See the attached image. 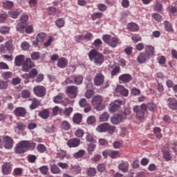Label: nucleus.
Instances as JSON below:
<instances>
[{
	"instance_id": "39448f33",
	"label": "nucleus",
	"mask_w": 177,
	"mask_h": 177,
	"mask_svg": "<svg viewBox=\"0 0 177 177\" xmlns=\"http://www.w3.org/2000/svg\"><path fill=\"white\" fill-rule=\"evenodd\" d=\"M54 103L57 104H62V106H67L69 103L68 98L66 97V95L63 93H59L53 98Z\"/></svg>"
},
{
	"instance_id": "f03ea898",
	"label": "nucleus",
	"mask_w": 177,
	"mask_h": 177,
	"mask_svg": "<svg viewBox=\"0 0 177 177\" xmlns=\"http://www.w3.org/2000/svg\"><path fill=\"white\" fill-rule=\"evenodd\" d=\"M88 57L90 60H93L96 66H102L104 62V55L103 54L98 53L97 50L93 49L88 53Z\"/></svg>"
},
{
	"instance_id": "e433bc0d",
	"label": "nucleus",
	"mask_w": 177,
	"mask_h": 177,
	"mask_svg": "<svg viewBox=\"0 0 177 177\" xmlns=\"http://www.w3.org/2000/svg\"><path fill=\"white\" fill-rule=\"evenodd\" d=\"M74 81L75 85H81L84 81V77L81 75L77 76L74 75Z\"/></svg>"
},
{
	"instance_id": "4d7b16f0",
	"label": "nucleus",
	"mask_w": 177,
	"mask_h": 177,
	"mask_svg": "<svg viewBox=\"0 0 177 177\" xmlns=\"http://www.w3.org/2000/svg\"><path fill=\"white\" fill-rule=\"evenodd\" d=\"M21 95V97H23V99H28V97H30V96H31V93H30V91L28 90H24Z\"/></svg>"
},
{
	"instance_id": "4be33fe9",
	"label": "nucleus",
	"mask_w": 177,
	"mask_h": 177,
	"mask_svg": "<svg viewBox=\"0 0 177 177\" xmlns=\"http://www.w3.org/2000/svg\"><path fill=\"white\" fill-rule=\"evenodd\" d=\"M122 120H124L122 116L120 114H118V115H115L111 118V122H112L113 125H118V124H120V122H121Z\"/></svg>"
},
{
	"instance_id": "f257e3e1",
	"label": "nucleus",
	"mask_w": 177,
	"mask_h": 177,
	"mask_svg": "<svg viewBox=\"0 0 177 177\" xmlns=\"http://www.w3.org/2000/svg\"><path fill=\"white\" fill-rule=\"evenodd\" d=\"M37 146V143L30 140H22L17 144L15 148L16 154H24L28 150H34Z\"/></svg>"
},
{
	"instance_id": "49530a36",
	"label": "nucleus",
	"mask_w": 177,
	"mask_h": 177,
	"mask_svg": "<svg viewBox=\"0 0 177 177\" xmlns=\"http://www.w3.org/2000/svg\"><path fill=\"white\" fill-rule=\"evenodd\" d=\"M103 13L102 12H94L91 15L92 20H97V19H102Z\"/></svg>"
},
{
	"instance_id": "864d4df0",
	"label": "nucleus",
	"mask_w": 177,
	"mask_h": 177,
	"mask_svg": "<svg viewBox=\"0 0 177 177\" xmlns=\"http://www.w3.org/2000/svg\"><path fill=\"white\" fill-rule=\"evenodd\" d=\"M87 175L90 177L95 176V175H96V169L93 167H90L87 170Z\"/></svg>"
},
{
	"instance_id": "a18cd8bd",
	"label": "nucleus",
	"mask_w": 177,
	"mask_h": 177,
	"mask_svg": "<svg viewBox=\"0 0 177 177\" xmlns=\"http://www.w3.org/2000/svg\"><path fill=\"white\" fill-rule=\"evenodd\" d=\"M13 73L10 71L3 72L1 73V77L3 80H9V78H12Z\"/></svg>"
},
{
	"instance_id": "4c0bfd02",
	"label": "nucleus",
	"mask_w": 177,
	"mask_h": 177,
	"mask_svg": "<svg viewBox=\"0 0 177 177\" xmlns=\"http://www.w3.org/2000/svg\"><path fill=\"white\" fill-rule=\"evenodd\" d=\"M50 169L52 174H60V172H62V170H60V169L55 164L51 165Z\"/></svg>"
},
{
	"instance_id": "09e8293b",
	"label": "nucleus",
	"mask_w": 177,
	"mask_h": 177,
	"mask_svg": "<svg viewBox=\"0 0 177 177\" xmlns=\"http://www.w3.org/2000/svg\"><path fill=\"white\" fill-rule=\"evenodd\" d=\"M73 111L74 109H73V107L66 108L64 110V115L66 117H70V115H71V113H73Z\"/></svg>"
},
{
	"instance_id": "f704fd0d",
	"label": "nucleus",
	"mask_w": 177,
	"mask_h": 177,
	"mask_svg": "<svg viewBox=\"0 0 177 177\" xmlns=\"http://www.w3.org/2000/svg\"><path fill=\"white\" fill-rule=\"evenodd\" d=\"M96 129L97 132H107V123H102Z\"/></svg>"
},
{
	"instance_id": "774afa93",
	"label": "nucleus",
	"mask_w": 177,
	"mask_h": 177,
	"mask_svg": "<svg viewBox=\"0 0 177 177\" xmlns=\"http://www.w3.org/2000/svg\"><path fill=\"white\" fill-rule=\"evenodd\" d=\"M65 83H66V84H75L74 75H71V76L67 77V78L65 80Z\"/></svg>"
},
{
	"instance_id": "0eeeda50",
	"label": "nucleus",
	"mask_w": 177,
	"mask_h": 177,
	"mask_svg": "<svg viewBox=\"0 0 177 177\" xmlns=\"http://www.w3.org/2000/svg\"><path fill=\"white\" fill-rule=\"evenodd\" d=\"M66 93L71 99H75L78 95V87L75 86H68L66 87Z\"/></svg>"
},
{
	"instance_id": "20e7f679",
	"label": "nucleus",
	"mask_w": 177,
	"mask_h": 177,
	"mask_svg": "<svg viewBox=\"0 0 177 177\" xmlns=\"http://www.w3.org/2000/svg\"><path fill=\"white\" fill-rule=\"evenodd\" d=\"M102 41L107 45H110L111 48H117L118 44H120V39L115 37H113L110 35H104L102 36Z\"/></svg>"
},
{
	"instance_id": "4468645a",
	"label": "nucleus",
	"mask_w": 177,
	"mask_h": 177,
	"mask_svg": "<svg viewBox=\"0 0 177 177\" xmlns=\"http://www.w3.org/2000/svg\"><path fill=\"white\" fill-rule=\"evenodd\" d=\"M132 81V75L129 73H124L119 76L120 84H128Z\"/></svg>"
},
{
	"instance_id": "de8ad7c7",
	"label": "nucleus",
	"mask_w": 177,
	"mask_h": 177,
	"mask_svg": "<svg viewBox=\"0 0 177 177\" xmlns=\"http://www.w3.org/2000/svg\"><path fill=\"white\" fill-rule=\"evenodd\" d=\"M14 3L12 1H6L3 3V7L8 9H12L13 8Z\"/></svg>"
},
{
	"instance_id": "423d86ee",
	"label": "nucleus",
	"mask_w": 177,
	"mask_h": 177,
	"mask_svg": "<svg viewBox=\"0 0 177 177\" xmlns=\"http://www.w3.org/2000/svg\"><path fill=\"white\" fill-rule=\"evenodd\" d=\"M102 102H103V97L100 95H95L92 98V104L94 105L97 111H100L103 109V104H102Z\"/></svg>"
},
{
	"instance_id": "9d476101",
	"label": "nucleus",
	"mask_w": 177,
	"mask_h": 177,
	"mask_svg": "<svg viewBox=\"0 0 177 177\" xmlns=\"http://www.w3.org/2000/svg\"><path fill=\"white\" fill-rule=\"evenodd\" d=\"M35 95L39 97H44L46 95V88L44 86H37L33 88Z\"/></svg>"
},
{
	"instance_id": "5701e85b",
	"label": "nucleus",
	"mask_w": 177,
	"mask_h": 177,
	"mask_svg": "<svg viewBox=\"0 0 177 177\" xmlns=\"http://www.w3.org/2000/svg\"><path fill=\"white\" fill-rule=\"evenodd\" d=\"M117 93H120L122 96H128V90L126 89L124 86H118L115 88Z\"/></svg>"
},
{
	"instance_id": "c756f323",
	"label": "nucleus",
	"mask_w": 177,
	"mask_h": 177,
	"mask_svg": "<svg viewBox=\"0 0 177 177\" xmlns=\"http://www.w3.org/2000/svg\"><path fill=\"white\" fill-rule=\"evenodd\" d=\"M41 104V102L38 101V99L33 98L32 100V104L30 105V110H35L38 106Z\"/></svg>"
},
{
	"instance_id": "58836bf2",
	"label": "nucleus",
	"mask_w": 177,
	"mask_h": 177,
	"mask_svg": "<svg viewBox=\"0 0 177 177\" xmlns=\"http://www.w3.org/2000/svg\"><path fill=\"white\" fill-rule=\"evenodd\" d=\"M16 127L18 131H24V129L27 128V126L23 122H18L16 124Z\"/></svg>"
},
{
	"instance_id": "6ab92c4d",
	"label": "nucleus",
	"mask_w": 177,
	"mask_h": 177,
	"mask_svg": "<svg viewBox=\"0 0 177 177\" xmlns=\"http://www.w3.org/2000/svg\"><path fill=\"white\" fill-rule=\"evenodd\" d=\"M26 57L24 55H19L15 57V64L17 67H20V66H23L24 63V59Z\"/></svg>"
},
{
	"instance_id": "13d9d810",
	"label": "nucleus",
	"mask_w": 177,
	"mask_h": 177,
	"mask_svg": "<svg viewBox=\"0 0 177 177\" xmlns=\"http://www.w3.org/2000/svg\"><path fill=\"white\" fill-rule=\"evenodd\" d=\"M37 149L39 153H45V151H46V147H45L43 144H39Z\"/></svg>"
},
{
	"instance_id": "412c9836",
	"label": "nucleus",
	"mask_w": 177,
	"mask_h": 177,
	"mask_svg": "<svg viewBox=\"0 0 177 177\" xmlns=\"http://www.w3.org/2000/svg\"><path fill=\"white\" fill-rule=\"evenodd\" d=\"M118 168L119 171H121L122 172H128L129 163L128 162H122L120 164H119Z\"/></svg>"
},
{
	"instance_id": "473e14b6",
	"label": "nucleus",
	"mask_w": 177,
	"mask_h": 177,
	"mask_svg": "<svg viewBox=\"0 0 177 177\" xmlns=\"http://www.w3.org/2000/svg\"><path fill=\"white\" fill-rule=\"evenodd\" d=\"M46 37V34H45V32H39L36 37V41L37 42H44Z\"/></svg>"
},
{
	"instance_id": "e2e57ef3",
	"label": "nucleus",
	"mask_w": 177,
	"mask_h": 177,
	"mask_svg": "<svg viewBox=\"0 0 177 177\" xmlns=\"http://www.w3.org/2000/svg\"><path fill=\"white\" fill-rule=\"evenodd\" d=\"M127 115H131V109L129 108H126L123 113L121 115L123 120H125V118H127Z\"/></svg>"
},
{
	"instance_id": "b1692460",
	"label": "nucleus",
	"mask_w": 177,
	"mask_h": 177,
	"mask_svg": "<svg viewBox=\"0 0 177 177\" xmlns=\"http://www.w3.org/2000/svg\"><path fill=\"white\" fill-rule=\"evenodd\" d=\"M4 46L9 53H13L15 51V47L13 46V42L12 40L7 41Z\"/></svg>"
},
{
	"instance_id": "c85d7f7f",
	"label": "nucleus",
	"mask_w": 177,
	"mask_h": 177,
	"mask_svg": "<svg viewBox=\"0 0 177 177\" xmlns=\"http://www.w3.org/2000/svg\"><path fill=\"white\" fill-rule=\"evenodd\" d=\"M144 53L149 55V57L150 56H154V47L153 46H146L145 52Z\"/></svg>"
},
{
	"instance_id": "cd10ccee",
	"label": "nucleus",
	"mask_w": 177,
	"mask_h": 177,
	"mask_svg": "<svg viewBox=\"0 0 177 177\" xmlns=\"http://www.w3.org/2000/svg\"><path fill=\"white\" fill-rule=\"evenodd\" d=\"M127 28L130 31H132L133 32H135V31H139V26L138 24L131 22L127 24Z\"/></svg>"
},
{
	"instance_id": "a19ab883",
	"label": "nucleus",
	"mask_w": 177,
	"mask_h": 177,
	"mask_svg": "<svg viewBox=\"0 0 177 177\" xmlns=\"http://www.w3.org/2000/svg\"><path fill=\"white\" fill-rule=\"evenodd\" d=\"M149 111H156V109H157V105L153 102H149L147 104V110Z\"/></svg>"
},
{
	"instance_id": "a878e982",
	"label": "nucleus",
	"mask_w": 177,
	"mask_h": 177,
	"mask_svg": "<svg viewBox=\"0 0 177 177\" xmlns=\"http://www.w3.org/2000/svg\"><path fill=\"white\" fill-rule=\"evenodd\" d=\"M73 122L75 124H81L82 122V115L81 113H75L73 117Z\"/></svg>"
},
{
	"instance_id": "3c124183",
	"label": "nucleus",
	"mask_w": 177,
	"mask_h": 177,
	"mask_svg": "<svg viewBox=\"0 0 177 177\" xmlns=\"http://www.w3.org/2000/svg\"><path fill=\"white\" fill-rule=\"evenodd\" d=\"M153 10H156V12H160L162 10V4H161V3L160 2H156L153 5Z\"/></svg>"
},
{
	"instance_id": "37998d69",
	"label": "nucleus",
	"mask_w": 177,
	"mask_h": 177,
	"mask_svg": "<svg viewBox=\"0 0 177 177\" xmlns=\"http://www.w3.org/2000/svg\"><path fill=\"white\" fill-rule=\"evenodd\" d=\"M163 158H165V161H171L172 160V156H171L169 151L167 150L163 151Z\"/></svg>"
},
{
	"instance_id": "aec40b11",
	"label": "nucleus",
	"mask_w": 177,
	"mask_h": 177,
	"mask_svg": "<svg viewBox=\"0 0 177 177\" xmlns=\"http://www.w3.org/2000/svg\"><path fill=\"white\" fill-rule=\"evenodd\" d=\"M67 64H68V61L66 57H61L58 59L57 66L59 68H66V67H67Z\"/></svg>"
},
{
	"instance_id": "dca6fc26",
	"label": "nucleus",
	"mask_w": 177,
	"mask_h": 177,
	"mask_svg": "<svg viewBox=\"0 0 177 177\" xmlns=\"http://www.w3.org/2000/svg\"><path fill=\"white\" fill-rule=\"evenodd\" d=\"M68 147H78L81 145V140L77 138H71L66 143Z\"/></svg>"
},
{
	"instance_id": "8fccbe9b",
	"label": "nucleus",
	"mask_w": 177,
	"mask_h": 177,
	"mask_svg": "<svg viewBox=\"0 0 177 177\" xmlns=\"http://www.w3.org/2000/svg\"><path fill=\"white\" fill-rule=\"evenodd\" d=\"M120 71H121V68H120V66H115L114 68L111 72V74L112 77H114L117 75V74H120Z\"/></svg>"
},
{
	"instance_id": "ea45409f",
	"label": "nucleus",
	"mask_w": 177,
	"mask_h": 177,
	"mask_svg": "<svg viewBox=\"0 0 177 177\" xmlns=\"http://www.w3.org/2000/svg\"><path fill=\"white\" fill-rule=\"evenodd\" d=\"M84 156H85V150L84 149H80L73 154L75 158H81V157H84Z\"/></svg>"
},
{
	"instance_id": "f8f14e48",
	"label": "nucleus",
	"mask_w": 177,
	"mask_h": 177,
	"mask_svg": "<svg viewBox=\"0 0 177 177\" xmlns=\"http://www.w3.org/2000/svg\"><path fill=\"white\" fill-rule=\"evenodd\" d=\"M1 172L3 175H10V174H12V164L10 162H4L1 165Z\"/></svg>"
},
{
	"instance_id": "1a4fd4ad",
	"label": "nucleus",
	"mask_w": 177,
	"mask_h": 177,
	"mask_svg": "<svg viewBox=\"0 0 177 177\" xmlns=\"http://www.w3.org/2000/svg\"><path fill=\"white\" fill-rule=\"evenodd\" d=\"M3 146L5 149H10L13 148V145L15 143V141L13 140V138H12L10 136H6L3 137Z\"/></svg>"
},
{
	"instance_id": "393cba45",
	"label": "nucleus",
	"mask_w": 177,
	"mask_h": 177,
	"mask_svg": "<svg viewBox=\"0 0 177 177\" xmlns=\"http://www.w3.org/2000/svg\"><path fill=\"white\" fill-rule=\"evenodd\" d=\"M39 117L41 118H43V120H48L49 118V110L48 109H44L38 113Z\"/></svg>"
},
{
	"instance_id": "a211bd4d",
	"label": "nucleus",
	"mask_w": 177,
	"mask_h": 177,
	"mask_svg": "<svg viewBox=\"0 0 177 177\" xmlns=\"http://www.w3.org/2000/svg\"><path fill=\"white\" fill-rule=\"evenodd\" d=\"M14 114L16 117H26L27 110L24 107H17L14 111Z\"/></svg>"
},
{
	"instance_id": "6e6552de",
	"label": "nucleus",
	"mask_w": 177,
	"mask_h": 177,
	"mask_svg": "<svg viewBox=\"0 0 177 177\" xmlns=\"http://www.w3.org/2000/svg\"><path fill=\"white\" fill-rule=\"evenodd\" d=\"M32 67H35V64L32 61H31L30 58H26V60L22 64V68L25 73H28Z\"/></svg>"
},
{
	"instance_id": "c03bdc74",
	"label": "nucleus",
	"mask_w": 177,
	"mask_h": 177,
	"mask_svg": "<svg viewBox=\"0 0 177 177\" xmlns=\"http://www.w3.org/2000/svg\"><path fill=\"white\" fill-rule=\"evenodd\" d=\"M93 46L96 49H99V48H101V46L103 45V42L100 39H97L93 42Z\"/></svg>"
},
{
	"instance_id": "ddd939ff",
	"label": "nucleus",
	"mask_w": 177,
	"mask_h": 177,
	"mask_svg": "<svg viewBox=\"0 0 177 177\" xmlns=\"http://www.w3.org/2000/svg\"><path fill=\"white\" fill-rule=\"evenodd\" d=\"M149 59H150V54H146V53L142 52L139 53L137 57V62L140 64H143L146 63V61L149 60Z\"/></svg>"
},
{
	"instance_id": "bf43d9fd",
	"label": "nucleus",
	"mask_w": 177,
	"mask_h": 177,
	"mask_svg": "<svg viewBox=\"0 0 177 177\" xmlns=\"http://www.w3.org/2000/svg\"><path fill=\"white\" fill-rule=\"evenodd\" d=\"M97 169L98 172H104L106 171V165L103 163L98 164V165L97 166Z\"/></svg>"
},
{
	"instance_id": "6e6d98bb",
	"label": "nucleus",
	"mask_w": 177,
	"mask_h": 177,
	"mask_svg": "<svg viewBox=\"0 0 177 177\" xmlns=\"http://www.w3.org/2000/svg\"><path fill=\"white\" fill-rule=\"evenodd\" d=\"M67 156V153L66 151L62 150L57 153V158H59V160H64V157Z\"/></svg>"
},
{
	"instance_id": "72a5a7b5",
	"label": "nucleus",
	"mask_w": 177,
	"mask_h": 177,
	"mask_svg": "<svg viewBox=\"0 0 177 177\" xmlns=\"http://www.w3.org/2000/svg\"><path fill=\"white\" fill-rule=\"evenodd\" d=\"M153 133L156 138H158V139H161V138H162V134L161 133V129L160 127H155L153 129Z\"/></svg>"
},
{
	"instance_id": "680f3d73",
	"label": "nucleus",
	"mask_w": 177,
	"mask_h": 177,
	"mask_svg": "<svg viewBox=\"0 0 177 177\" xmlns=\"http://www.w3.org/2000/svg\"><path fill=\"white\" fill-rule=\"evenodd\" d=\"M86 122L88 125H92L93 124H95V122H96V118L93 115L89 116L87 118Z\"/></svg>"
},
{
	"instance_id": "9b49d317",
	"label": "nucleus",
	"mask_w": 177,
	"mask_h": 177,
	"mask_svg": "<svg viewBox=\"0 0 177 177\" xmlns=\"http://www.w3.org/2000/svg\"><path fill=\"white\" fill-rule=\"evenodd\" d=\"M104 84V75L102 73H97L94 77V84L96 86H101Z\"/></svg>"
},
{
	"instance_id": "bb28decb",
	"label": "nucleus",
	"mask_w": 177,
	"mask_h": 177,
	"mask_svg": "<svg viewBox=\"0 0 177 177\" xmlns=\"http://www.w3.org/2000/svg\"><path fill=\"white\" fill-rule=\"evenodd\" d=\"M60 128L63 129V131H69V129H71V124L66 120H64L62 122Z\"/></svg>"
},
{
	"instance_id": "c9c22d12",
	"label": "nucleus",
	"mask_w": 177,
	"mask_h": 177,
	"mask_svg": "<svg viewBox=\"0 0 177 177\" xmlns=\"http://www.w3.org/2000/svg\"><path fill=\"white\" fill-rule=\"evenodd\" d=\"M99 118L101 122H104L105 121H109V118H110V115H109V113L105 112L100 115Z\"/></svg>"
},
{
	"instance_id": "603ef678",
	"label": "nucleus",
	"mask_w": 177,
	"mask_h": 177,
	"mask_svg": "<svg viewBox=\"0 0 177 177\" xmlns=\"http://www.w3.org/2000/svg\"><path fill=\"white\" fill-rule=\"evenodd\" d=\"M64 19H63V18H59L55 21L56 26H58L59 28L62 27H64Z\"/></svg>"
},
{
	"instance_id": "7c9ffc66",
	"label": "nucleus",
	"mask_w": 177,
	"mask_h": 177,
	"mask_svg": "<svg viewBox=\"0 0 177 177\" xmlns=\"http://www.w3.org/2000/svg\"><path fill=\"white\" fill-rule=\"evenodd\" d=\"M26 27H27V23L21 22V21L17 25V31L21 32V31H23V30H24V28H26Z\"/></svg>"
},
{
	"instance_id": "7ed1b4c3",
	"label": "nucleus",
	"mask_w": 177,
	"mask_h": 177,
	"mask_svg": "<svg viewBox=\"0 0 177 177\" xmlns=\"http://www.w3.org/2000/svg\"><path fill=\"white\" fill-rule=\"evenodd\" d=\"M133 112L136 113V117L138 121L145 120V113L147 111V104H142L140 106L136 105L133 108Z\"/></svg>"
},
{
	"instance_id": "5fc2aeb1",
	"label": "nucleus",
	"mask_w": 177,
	"mask_h": 177,
	"mask_svg": "<svg viewBox=\"0 0 177 177\" xmlns=\"http://www.w3.org/2000/svg\"><path fill=\"white\" fill-rule=\"evenodd\" d=\"M165 28L166 31L172 32L174 31V28H172V25L169 21H165Z\"/></svg>"
},
{
	"instance_id": "2eb2a0df",
	"label": "nucleus",
	"mask_w": 177,
	"mask_h": 177,
	"mask_svg": "<svg viewBox=\"0 0 177 177\" xmlns=\"http://www.w3.org/2000/svg\"><path fill=\"white\" fill-rule=\"evenodd\" d=\"M121 104H122V101L121 100H116L114 102L111 103L109 106L110 113H115L116 110L120 109Z\"/></svg>"
},
{
	"instance_id": "338daca9",
	"label": "nucleus",
	"mask_w": 177,
	"mask_h": 177,
	"mask_svg": "<svg viewBox=\"0 0 177 177\" xmlns=\"http://www.w3.org/2000/svg\"><path fill=\"white\" fill-rule=\"evenodd\" d=\"M30 78H35L37 75H38V71L35 68L32 69L28 73Z\"/></svg>"
},
{
	"instance_id": "2f4dec72",
	"label": "nucleus",
	"mask_w": 177,
	"mask_h": 177,
	"mask_svg": "<svg viewBox=\"0 0 177 177\" xmlns=\"http://www.w3.org/2000/svg\"><path fill=\"white\" fill-rule=\"evenodd\" d=\"M95 142H91L88 146H87V151L88 154H92L93 151H95V149H96V145L95 144Z\"/></svg>"
},
{
	"instance_id": "79ce46f5",
	"label": "nucleus",
	"mask_w": 177,
	"mask_h": 177,
	"mask_svg": "<svg viewBox=\"0 0 177 177\" xmlns=\"http://www.w3.org/2000/svg\"><path fill=\"white\" fill-rule=\"evenodd\" d=\"M120 156H121V153H120V151H118L111 150L109 153V157H111V158H118Z\"/></svg>"
},
{
	"instance_id": "052dcab7",
	"label": "nucleus",
	"mask_w": 177,
	"mask_h": 177,
	"mask_svg": "<svg viewBox=\"0 0 177 177\" xmlns=\"http://www.w3.org/2000/svg\"><path fill=\"white\" fill-rule=\"evenodd\" d=\"M9 17V15L6 12L0 14V23H5L6 19Z\"/></svg>"
},
{
	"instance_id": "0e129e2a",
	"label": "nucleus",
	"mask_w": 177,
	"mask_h": 177,
	"mask_svg": "<svg viewBox=\"0 0 177 177\" xmlns=\"http://www.w3.org/2000/svg\"><path fill=\"white\" fill-rule=\"evenodd\" d=\"M86 142H88L90 143H96V140L93 138V136L91 134H87L86 136Z\"/></svg>"
},
{
	"instance_id": "69168bd1",
	"label": "nucleus",
	"mask_w": 177,
	"mask_h": 177,
	"mask_svg": "<svg viewBox=\"0 0 177 177\" xmlns=\"http://www.w3.org/2000/svg\"><path fill=\"white\" fill-rule=\"evenodd\" d=\"M21 174H23V169L17 167L15 168L13 171V175L15 176H19L20 175H21Z\"/></svg>"
},
{
	"instance_id": "f3484780",
	"label": "nucleus",
	"mask_w": 177,
	"mask_h": 177,
	"mask_svg": "<svg viewBox=\"0 0 177 177\" xmlns=\"http://www.w3.org/2000/svg\"><path fill=\"white\" fill-rule=\"evenodd\" d=\"M167 103L170 110H173L174 111L177 110V100L175 98L169 97L167 100Z\"/></svg>"
}]
</instances>
